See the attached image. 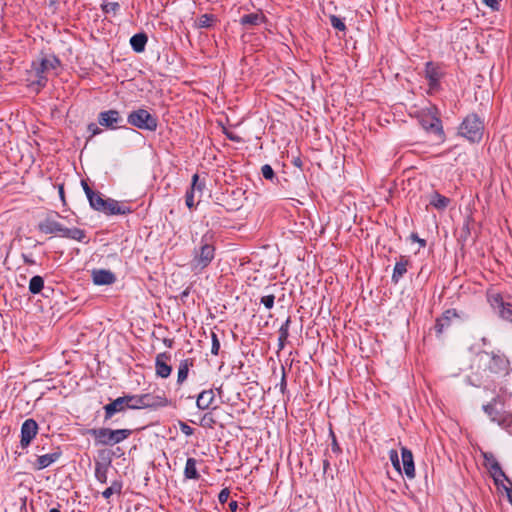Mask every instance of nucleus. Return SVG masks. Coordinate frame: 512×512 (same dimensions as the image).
Masks as SVG:
<instances>
[{
  "mask_svg": "<svg viewBox=\"0 0 512 512\" xmlns=\"http://www.w3.org/2000/svg\"><path fill=\"white\" fill-rule=\"evenodd\" d=\"M401 458H402V465H403V471L405 475L409 479H413L415 477V465L413 460V454L412 452L406 448H401Z\"/></svg>",
  "mask_w": 512,
  "mask_h": 512,
  "instance_id": "nucleus-21",
  "label": "nucleus"
},
{
  "mask_svg": "<svg viewBox=\"0 0 512 512\" xmlns=\"http://www.w3.org/2000/svg\"><path fill=\"white\" fill-rule=\"evenodd\" d=\"M180 430L183 434H185L186 436H191L193 435L194 433V429L192 427H190L188 424L186 423H181L180 424Z\"/></svg>",
  "mask_w": 512,
  "mask_h": 512,
  "instance_id": "nucleus-51",
  "label": "nucleus"
},
{
  "mask_svg": "<svg viewBox=\"0 0 512 512\" xmlns=\"http://www.w3.org/2000/svg\"><path fill=\"white\" fill-rule=\"evenodd\" d=\"M329 436L331 438V451H332V453H334L335 455L341 454L342 449H341V447L339 446V444L337 442L336 435H335L334 431L332 430V428H330Z\"/></svg>",
  "mask_w": 512,
  "mask_h": 512,
  "instance_id": "nucleus-43",
  "label": "nucleus"
},
{
  "mask_svg": "<svg viewBox=\"0 0 512 512\" xmlns=\"http://www.w3.org/2000/svg\"><path fill=\"white\" fill-rule=\"evenodd\" d=\"M275 296L273 294L262 296L260 303L263 304L267 309L274 307Z\"/></svg>",
  "mask_w": 512,
  "mask_h": 512,
  "instance_id": "nucleus-45",
  "label": "nucleus"
},
{
  "mask_svg": "<svg viewBox=\"0 0 512 512\" xmlns=\"http://www.w3.org/2000/svg\"><path fill=\"white\" fill-rule=\"evenodd\" d=\"M410 265V259L407 256L401 255L399 260L395 263L391 280L397 284L400 279L407 272V267Z\"/></svg>",
  "mask_w": 512,
  "mask_h": 512,
  "instance_id": "nucleus-22",
  "label": "nucleus"
},
{
  "mask_svg": "<svg viewBox=\"0 0 512 512\" xmlns=\"http://www.w3.org/2000/svg\"><path fill=\"white\" fill-rule=\"evenodd\" d=\"M215 400V394L212 389L203 390L197 397L196 406L200 410H207L210 408Z\"/></svg>",
  "mask_w": 512,
  "mask_h": 512,
  "instance_id": "nucleus-24",
  "label": "nucleus"
},
{
  "mask_svg": "<svg viewBox=\"0 0 512 512\" xmlns=\"http://www.w3.org/2000/svg\"><path fill=\"white\" fill-rule=\"evenodd\" d=\"M229 495H230V491L228 488H224L220 491L219 495H218V500L221 504H224L227 502L228 498H229Z\"/></svg>",
  "mask_w": 512,
  "mask_h": 512,
  "instance_id": "nucleus-49",
  "label": "nucleus"
},
{
  "mask_svg": "<svg viewBox=\"0 0 512 512\" xmlns=\"http://www.w3.org/2000/svg\"><path fill=\"white\" fill-rule=\"evenodd\" d=\"M411 240L414 242H418L421 247L426 246V241L424 239L419 238V236L416 233H412L410 236Z\"/></svg>",
  "mask_w": 512,
  "mask_h": 512,
  "instance_id": "nucleus-55",
  "label": "nucleus"
},
{
  "mask_svg": "<svg viewBox=\"0 0 512 512\" xmlns=\"http://www.w3.org/2000/svg\"><path fill=\"white\" fill-rule=\"evenodd\" d=\"M108 467L109 464L102 462H96L95 464V478L102 484L107 482Z\"/></svg>",
  "mask_w": 512,
  "mask_h": 512,
  "instance_id": "nucleus-31",
  "label": "nucleus"
},
{
  "mask_svg": "<svg viewBox=\"0 0 512 512\" xmlns=\"http://www.w3.org/2000/svg\"><path fill=\"white\" fill-rule=\"evenodd\" d=\"M88 434L95 439L96 445L113 446L127 439L131 434L130 429L92 428Z\"/></svg>",
  "mask_w": 512,
  "mask_h": 512,
  "instance_id": "nucleus-5",
  "label": "nucleus"
},
{
  "mask_svg": "<svg viewBox=\"0 0 512 512\" xmlns=\"http://www.w3.org/2000/svg\"><path fill=\"white\" fill-rule=\"evenodd\" d=\"M36 75V83L39 85V86H45L46 83H47V77H46V74L45 73H41V74H35Z\"/></svg>",
  "mask_w": 512,
  "mask_h": 512,
  "instance_id": "nucleus-54",
  "label": "nucleus"
},
{
  "mask_svg": "<svg viewBox=\"0 0 512 512\" xmlns=\"http://www.w3.org/2000/svg\"><path fill=\"white\" fill-rule=\"evenodd\" d=\"M62 456V451L59 447H57L53 452L40 455L37 457L35 463H34V469L36 470H42L53 464L54 462L58 461L59 458Z\"/></svg>",
  "mask_w": 512,
  "mask_h": 512,
  "instance_id": "nucleus-18",
  "label": "nucleus"
},
{
  "mask_svg": "<svg viewBox=\"0 0 512 512\" xmlns=\"http://www.w3.org/2000/svg\"><path fill=\"white\" fill-rule=\"evenodd\" d=\"M211 340H212L211 353L213 355H218L219 354V350H220V341H219L218 336H217L216 333L212 332Z\"/></svg>",
  "mask_w": 512,
  "mask_h": 512,
  "instance_id": "nucleus-46",
  "label": "nucleus"
},
{
  "mask_svg": "<svg viewBox=\"0 0 512 512\" xmlns=\"http://www.w3.org/2000/svg\"><path fill=\"white\" fill-rule=\"evenodd\" d=\"M129 407V404H127V400L125 395L116 398L115 400L111 401L110 403L106 404L104 409V421L107 422L108 420H111L113 416L117 413L125 412Z\"/></svg>",
  "mask_w": 512,
  "mask_h": 512,
  "instance_id": "nucleus-11",
  "label": "nucleus"
},
{
  "mask_svg": "<svg viewBox=\"0 0 512 512\" xmlns=\"http://www.w3.org/2000/svg\"><path fill=\"white\" fill-rule=\"evenodd\" d=\"M496 423L512 435V413H502Z\"/></svg>",
  "mask_w": 512,
  "mask_h": 512,
  "instance_id": "nucleus-34",
  "label": "nucleus"
},
{
  "mask_svg": "<svg viewBox=\"0 0 512 512\" xmlns=\"http://www.w3.org/2000/svg\"><path fill=\"white\" fill-rule=\"evenodd\" d=\"M144 409H157L169 405V400L165 395H154L152 393L143 394Z\"/></svg>",
  "mask_w": 512,
  "mask_h": 512,
  "instance_id": "nucleus-20",
  "label": "nucleus"
},
{
  "mask_svg": "<svg viewBox=\"0 0 512 512\" xmlns=\"http://www.w3.org/2000/svg\"><path fill=\"white\" fill-rule=\"evenodd\" d=\"M261 173L266 180L274 181V179H276L275 172L269 164H265L261 167Z\"/></svg>",
  "mask_w": 512,
  "mask_h": 512,
  "instance_id": "nucleus-41",
  "label": "nucleus"
},
{
  "mask_svg": "<svg viewBox=\"0 0 512 512\" xmlns=\"http://www.w3.org/2000/svg\"><path fill=\"white\" fill-rule=\"evenodd\" d=\"M224 134L231 141H234V142H240L241 141V138L238 135H236V134H234L232 132L224 131Z\"/></svg>",
  "mask_w": 512,
  "mask_h": 512,
  "instance_id": "nucleus-57",
  "label": "nucleus"
},
{
  "mask_svg": "<svg viewBox=\"0 0 512 512\" xmlns=\"http://www.w3.org/2000/svg\"><path fill=\"white\" fill-rule=\"evenodd\" d=\"M99 212L106 215H126L131 213L130 207L120 204L117 200L106 198L104 206Z\"/></svg>",
  "mask_w": 512,
  "mask_h": 512,
  "instance_id": "nucleus-13",
  "label": "nucleus"
},
{
  "mask_svg": "<svg viewBox=\"0 0 512 512\" xmlns=\"http://www.w3.org/2000/svg\"><path fill=\"white\" fill-rule=\"evenodd\" d=\"M482 2L490 7L493 11H498L499 10V2L497 0H482Z\"/></svg>",
  "mask_w": 512,
  "mask_h": 512,
  "instance_id": "nucleus-53",
  "label": "nucleus"
},
{
  "mask_svg": "<svg viewBox=\"0 0 512 512\" xmlns=\"http://www.w3.org/2000/svg\"><path fill=\"white\" fill-rule=\"evenodd\" d=\"M101 8L105 14L115 15L119 11L120 5L118 2H107L102 4Z\"/></svg>",
  "mask_w": 512,
  "mask_h": 512,
  "instance_id": "nucleus-37",
  "label": "nucleus"
},
{
  "mask_svg": "<svg viewBox=\"0 0 512 512\" xmlns=\"http://www.w3.org/2000/svg\"><path fill=\"white\" fill-rule=\"evenodd\" d=\"M390 460L393 464V466L398 470V471H401V468H400V461H399V458H398V454H397V451L395 450H392L390 452Z\"/></svg>",
  "mask_w": 512,
  "mask_h": 512,
  "instance_id": "nucleus-48",
  "label": "nucleus"
},
{
  "mask_svg": "<svg viewBox=\"0 0 512 512\" xmlns=\"http://www.w3.org/2000/svg\"><path fill=\"white\" fill-rule=\"evenodd\" d=\"M217 22V17L213 14H202L196 20L197 28H211Z\"/></svg>",
  "mask_w": 512,
  "mask_h": 512,
  "instance_id": "nucleus-29",
  "label": "nucleus"
},
{
  "mask_svg": "<svg viewBox=\"0 0 512 512\" xmlns=\"http://www.w3.org/2000/svg\"><path fill=\"white\" fill-rule=\"evenodd\" d=\"M215 233L212 230L202 235L199 243L194 247L191 266L195 271L207 268L215 258Z\"/></svg>",
  "mask_w": 512,
  "mask_h": 512,
  "instance_id": "nucleus-1",
  "label": "nucleus"
},
{
  "mask_svg": "<svg viewBox=\"0 0 512 512\" xmlns=\"http://www.w3.org/2000/svg\"><path fill=\"white\" fill-rule=\"evenodd\" d=\"M215 424L216 420L211 413H205L200 421V425L206 428H213Z\"/></svg>",
  "mask_w": 512,
  "mask_h": 512,
  "instance_id": "nucleus-44",
  "label": "nucleus"
},
{
  "mask_svg": "<svg viewBox=\"0 0 512 512\" xmlns=\"http://www.w3.org/2000/svg\"><path fill=\"white\" fill-rule=\"evenodd\" d=\"M127 123L130 125L142 129L154 132L158 127L157 117L150 114L146 109L140 108L132 111L127 117Z\"/></svg>",
  "mask_w": 512,
  "mask_h": 512,
  "instance_id": "nucleus-6",
  "label": "nucleus"
},
{
  "mask_svg": "<svg viewBox=\"0 0 512 512\" xmlns=\"http://www.w3.org/2000/svg\"><path fill=\"white\" fill-rule=\"evenodd\" d=\"M190 188L195 193L198 192L200 195L202 194V192H203V190L205 188V183L199 181V175L198 174H194L192 176V182H191Z\"/></svg>",
  "mask_w": 512,
  "mask_h": 512,
  "instance_id": "nucleus-39",
  "label": "nucleus"
},
{
  "mask_svg": "<svg viewBox=\"0 0 512 512\" xmlns=\"http://www.w3.org/2000/svg\"><path fill=\"white\" fill-rule=\"evenodd\" d=\"M286 385H287L286 384V376H285V372L283 371V375H282L281 382H280V389L282 392H284Z\"/></svg>",
  "mask_w": 512,
  "mask_h": 512,
  "instance_id": "nucleus-59",
  "label": "nucleus"
},
{
  "mask_svg": "<svg viewBox=\"0 0 512 512\" xmlns=\"http://www.w3.org/2000/svg\"><path fill=\"white\" fill-rule=\"evenodd\" d=\"M330 464H329V461L327 459L323 460V469H324V472L327 471V469L329 468Z\"/></svg>",
  "mask_w": 512,
  "mask_h": 512,
  "instance_id": "nucleus-63",
  "label": "nucleus"
},
{
  "mask_svg": "<svg viewBox=\"0 0 512 512\" xmlns=\"http://www.w3.org/2000/svg\"><path fill=\"white\" fill-rule=\"evenodd\" d=\"M444 72L440 65L427 62L425 65V77L428 80L429 92L437 91L440 87V80Z\"/></svg>",
  "mask_w": 512,
  "mask_h": 512,
  "instance_id": "nucleus-9",
  "label": "nucleus"
},
{
  "mask_svg": "<svg viewBox=\"0 0 512 512\" xmlns=\"http://www.w3.org/2000/svg\"><path fill=\"white\" fill-rule=\"evenodd\" d=\"M98 123L112 130L126 127L120 112L114 109L100 112L98 115Z\"/></svg>",
  "mask_w": 512,
  "mask_h": 512,
  "instance_id": "nucleus-8",
  "label": "nucleus"
},
{
  "mask_svg": "<svg viewBox=\"0 0 512 512\" xmlns=\"http://www.w3.org/2000/svg\"><path fill=\"white\" fill-rule=\"evenodd\" d=\"M44 289V279L42 276H33L29 281V292L33 295L41 293Z\"/></svg>",
  "mask_w": 512,
  "mask_h": 512,
  "instance_id": "nucleus-30",
  "label": "nucleus"
},
{
  "mask_svg": "<svg viewBox=\"0 0 512 512\" xmlns=\"http://www.w3.org/2000/svg\"><path fill=\"white\" fill-rule=\"evenodd\" d=\"M60 64L61 62L56 56L50 55L43 57L38 64L33 63V68L35 74H47L52 70H56L60 66Z\"/></svg>",
  "mask_w": 512,
  "mask_h": 512,
  "instance_id": "nucleus-14",
  "label": "nucleus"
},
{
  "mask_svg": "<svg viewBox=\"0 0 512 512\" xmlns=\"http://www.w3.org/2000/svg\"><path fill=\"white\" fill-rule=\"evenodd\" d=\"M460 318L456 309H448L443 312V314L437 318L435 323V331L438 335L442 334L443 331L450 327L452 321L454 319Z\"/></svg>",
  "mask_w": 512,
  "mask_h": 512,
  "instance_id": "nucleus-15",
  "label": "nucleus"
},
{
  "mask_svg": "<svg viewBox=\"0 0 512 512\" xmlns=\"http://www.w3.org/2000/svg\"><path fill=\"white\" fill-rule=\"evenodd\" d=\"M197 461L194 458H188L186 461L184 476L186 479L198 480L200 478V474L197 471Z\"/></svg>",
  "mask_w": 512,
  "mask_h": 512,
  "instance_id": "nucleus-27",
  "label": "nucleus"
},
{
  "mask_svg": "<svg viewBox=\"0 0 512 512\" xmlns=\"http://www.w3.org/2000/svg\"><path fill=\"white\" fill-rule=\"evenodd\" d=\"M420 123L426 131L434 133L440 140H444L442 121L439 118L436 107H431L423 111L420 117Z\"/></svg>",
  "mask_w": 512,
  "mask_h": 512,
  "instance_id": "nucleus-7",
  "label": "nucleus"
},
{
  "mask_svg": "<svg viewBox=\"0 0 512 512\" xmlns=\"http://www.w3.org/2000/svg\"><path fill=\"white\" fill-rule=\"evenodd\" d=\"M81 185H82V187H83V190H84V192H85V194H86L87 198H88L90 195H92V194H93V192H94V191L89 187V185L87 184V182H86L85 180H82V181H81Z\"/></svg>",
  "mask_w": 512,
  "mask_h": 512,
  "instance_id": "nucleus-56",
  "label": "nucleus"
},
{
  "mask_svg": "<svg viewBox=\"0 0 512 512\" xmlns=\"http://www.w3.org/2000/svg\"><path fill=\"white\" fill-rule=\"evenodd\" d=\"M488 300L494 310L497 312L503 308V306L506 304L504 302L503 297L499 293H493L488 296Z\"/></svg>",
  "mask_w": 512,
  "mask_h": 512,
  "instance_id": "nucleus-35",
  "label": "nucleus"
},
{
  "mask_svg": "<svg viewBox=\"0 0 512 512\" xmlns=\"http://www.w3.org/2000/svg\"><path fill=\"white\" fill-rule=\"evenodd\" d=\"M57 217H60L59 214H55V216L49 215L44 218L38 224V230L45 234H54L56 236L67 238L71 240H75L78 242L88 243L86 231L77 227L67 228L62 223L57 221Z\"/></svg>",
  "mask_w": 512,
  "mask_h": 512,
  "instance_id": "nucleus-2",
  "label": "nucleus"
},
{
  "mask_svg": "<svg viewBox=\"0 0 512 512\" xmlns=\"http://www.w3.org/2000/svg\"><path fill=\"white\" fill-rule=\"evenodd\" d=\"M23 259H24V262L26 264H29V265H34L35 264V261L33 259H31L30 257L26 256V255H23Z\"/></svg>",
  "mask_w": 512,
  "mask_h": 512,
  "instance_id": "nucleus-61",
  "label": "nucleus"
},
{
  "mask_svg": "<svg viewBox=\"0 0 512 512\" xmlns=\"http://www.w3.org/2000/svg\"><path fill=\"white\" fill-rule=\"evenodd\" d=\"M127 404H129L128 409H144V400L143 394L141 395H125Z\"/></svg>",
  "mask_w": 512,
  "mask_h": 512,
  "instance_id": "nucleus-32",
  "label": "nucleus"
},
{
  "mask_svg": "<svg viewBox=\"0 0 512 512\" xmlns=\"http://www.w3.org/2000/svg\"><path fill=\"white\" fill-rule=\"evenodd\" d=\"M229 509H230V511H231V512H236V511H237V509H238V503H237V501H234V500H233V501H231V502L229 503Z\"/></svg>",
  "mask_w": 512,
  "mask_h": 512,
  "instance_id": "nucleus-60",
  "label": "nucleus"
},
{
  "mask_svg": "<svg viewBox=\"0 0 512 512\" xmlns=\"http://www.w3.org/2000/svg\"><path fill=\"white\" fill-rule=\"evenodd\" d=\"M266 21H267V18L265 16V14L261 10H258L257 12L243 15L240 18L239 23L244 28L249 29V28L259 26V25L265 23Z\"/></svg>",
  "mask_w": 512,
  "mask_h": 512,
  "instance_id": "nucleus-17",
  "label": "nucleus"
},
{
  "mask_svg": "<svg viewBox=\"0 0 512 512\" xmlns=\"http://www.w3.org/2000/svg\"><path fill=\"white\" fill-rule=\"evenodd\" d=\"M92 280L95 285H111L115 283L116 276L106 269H95L92 271Z\"/></svg>",
  "mask_w": 512,
  "mask_h": 512,
  "instance_id": "nucleus-19",
  "label": "nucleus"
},
{
  "mask_svg": "<svg viewBox=\"0 0 512 512\" xmlns=\"http://www.w3.org/2000/svg\"><path fill=\"white\" fill-rule=\"evenodd\" d=\"M164 344H165L167 347L171 348V347H172V344H173V340H171V339H164Z\"/></svg>",
  "mask_w": 512,
  "mask_h": 512,
  "instance_id": "nucleus-64",
  "label": "nucleus"
},
{
  "mask_svg": "<svg viewBox=\"0 0 512 512\" xmlns=\"http://www.w3.org/2000/svg\"><path fill=\"white\" fill-rule=\"evenodd\" d=\"M329 19H330V24H331V26H332L334 29L339 30V31H342V32H345V31H346V29H347V28H346V25H345L344 21H343L341 18H339V17H338V16H336V15H331V16L329 17Z\"/></svg>",
  "mask_w": 512,
  "mask_h": 512,
  "instance_id": "nucleus-38",
  "label": "nucleus"
},
{
  "mask_svg": "<svg viewBox=\"0 0 512 512\" xmlns=\"http://www.w3.org/2000/svg\"><path fill=\"white\" fill-rule=\"evenodd\" d=\"M122 487H123L122 482L116 480V481L112 482V484L109 488L113 491V493L121 494Z\"/></svg>",
  "mask_w": 512,
  "mask_h": 512,
  "instance_id": "nucleus-50",
  "label": "nucleus"
},
{
  "mask_svg": "<svg viewBox=\"0 0 512 512\" xmlns=\"http://www.w3.org/2000/svg\"><path fill=\"white\" fill-rule=\"evenodd\" d=\"M38 424L32 419H26L21 426V439L20 446L23 449H26L32 442V440L36 437L38 433Z\"/></svg>",
  "mask_w": 512,
  "mask_h": 512,
  "instance_id": "nucleus-10",
  "label": "nucleus"
},
{
  "mask_svg": "<svg viewBox=\"0 0 512 512\" xmlns=\"http://www.w3.org/2000/svg\"><path fill=\"white\" fill-rule=\"evenodd\" d=\"M171 354L168 352L159 353L155 358V373L160 378H168L172 372V366L169 364Z\"/></svg>",
  "mask_w": 512,
  "mask_h": 512,
  "instance_id": "nucleus-12",
  "label": "nucleus"
},
{
  "mask_svg": "<svg viewBox=\"0 0 512 512\" xmlns=\"http://www.w3.org/2000/svg\"><path fill=\"white\" fill-rule=\"evenodd\" d=\"M291 318L288 317L278 330V349L283 350L289 337Z\"/></svg>",
  "mask_w": 512,
  "mask_h": 512,
  "instance_id": "nucleus-26",
  "label": "nucleus"
},
{
  "mask_svg": "<svg viewBox=\"0 0 512 512\" xmlns=\"http://www.w3.org/2000/svg\"><path fill=\"white\" fill-rule=\"evenodd\" d=\"M194 198H195V192L191 188H189L185 194V203L189 209L195 208L196 205L199 203V201L197 203H195Z\"/></svg>",
  "mask_w": 512,
  "mask_h": 512,
  "instance_id": "nucleus-42",
  "label": "nucleus"
},
{
  "mask_svg": "<svg viewBox=\"0 0 512 512\" xmlns=\"http://www.w3.org/2000/svg\"><path fill=\"white\" fill-rule=\"evenodd\" d=\"M496 406L494 404H492L491 402H489L488 404L486 405H483V410L484 412L489 416V418L491 419V421L493 422H497L499 417L501 416L502 413H500L499 411L496 410L495 408Z\"/></svg>",
  "mask_w": 512,
  "mask_h": 512,
  "instance_id": "nucleus-36",
  "label": "nucleus"
},
{
  "mask_svg": "<svg viewBox=\"0 0 512 512\" xmlns=\"http://www.w3.org/2000/svg\"><path fill=\"white\" fill-rule=\"evenodd\" d=\"M485 125L484 121L476 113L468 114L458 127V134L471 143H479L482 140Z\"/></svg>",
  "mask_w": 512,
  "mask_h": 512,
  "instance_id": "nucleus-4",
  "label": "nucleus"
},
{
  "mask_svg": "<svg viewBox=\"0 0 512 512\" xmlns=\"http://www.w3.org/2000/svg\"><path fill=\"white\" fill-rule=\"evenodd\" d=\"M113 491L108 487L106 488L103 492H102V496L105 498V499H109L112 495H113Z\"/></svg>",
  "mask_w": 512,
  "mask_h": 512,
  "instance_id": "nucleus-58",
  "label": "nucleus"
},
{
  "mask_svg": "<svg viewBox=\"0 0 512 512\" xmlns=\"http://www.w3.org/2000/svg\"><path fill=\"white\" fill-rule=\"evenodd\" d=\"M479 362L484 367L486 381L494 376H506L511 370L508 358L500 351L480 353Z\"/></svg>",
  "mask_w": 512,
  "mask_h": 512,
  "instance_id": "nucleus-3",
  "label": "nucleus"
},
{
  "mask_svg": "<svg viewBox=\"0 0 512 512\" xmlns=\"http://www.w3.org/2000/svg\"><path fill=\"white\" fill-rule=\"evenodd\" d=\"M88 200L91 208L99 212L104 206L106 199H104L100 193L94 191L93 194L88 197Z\"/></svg>",
  "mask_w": 512,
  "mask_h": 512,
  "instance_id": "nucleus-33",
  "label": "nucleus"
},
{
  "mask_svg": "<svg viewBox=\"0 0 512 512\" xmlns=\"http://www.w3.org/2000/svg\"><path fill=\"white\" fill-rule=\"evenodd\" d=\"M498 314L504 320L512 322V304L506 303L503 308L498 311Z\"/></svg>",
  "mask_w": 512,
  "mask_h": 512,
  "instance_id": "nucleus-40",
  "label": "nucleus"
},
{
  "mask_svg": "<svg viewBox=\"0 0 512 512\" xmlns=\"http://www.w3.org/2000/svg\"><path fill=\"white\" fill-rule=\"evenodd\" d=\"M88 131L91 133V137L98 135L102 132V130L95 123H90L87 127Z\"/></svg>",
  "mask_w": 512,
  "mask_h": 512,
  "instance_id": "nucleus-52",
  "label": "nucleus"
},
{
  "mask_svg": "<svg viewBox=\"0 0 512 512\" xmlns=\"http://www.w3.org/2000/svg\"><path fill=\"white\" fill-rule=\"evenodd\" d=\"M450 202L451 201L449 198L441 195L438 192H434L431 195L430 205H432L437 210H445L449 206Z\"/></svg>",
  "mask_w": 512,
  "mask_h": 512,
  "instance_id": "nucleus-28",
  "label": "nucleus"
},
{
  "mask_svg": "<svg viewBox=\"0 0 512 512\" xmlns=\"http://www.w3.org/2000/svg\"><path fill=\"white\" fill-rule=\"evenodd\" d=\"M492 404L495 406L502 405L504 406L506 403V394L504 391H501L500 394L496 395L491 401Z\"/></svg>",
  "mask_w": 512,
  "mask_h": 512,
  "instance_id": "nucleus-47",
  "label": "nucleus"
},
{
  "mask_svg": "<svg viewBox=\"0 0 512 512\" xmlns=\"http://www.w3.org/2000/svg\"><path fill=\"white\" fill-rule=\"evenodd\" d=\"M483 456L485 460V465L488 467V470L496 483L499 481L500 478L507 479L499 462L492 453H484Z\"/></svg>",
  "mask_w": 512,
  "mask_h": 512,
  "instance_id": "nucleus-16",
  "label": "nucleus"
},
{
  "mask_svg": "<svg viewBox=\"0 0 512 512\" xmlns=\"http://www.w3.org/2000/svg\"><path fill=\"white\" fill-rule=\"evenodd\" d=\"M194 366L193 358H186L180 361L177 373V384L182 385L188 378L189 370Z\"/></svg>",
  "mask_w": 512,
  "mask_h": 512,
  "instance_id": "nucleus-23",
  "label": "nucleus"
},
{
  "mask_svg": "<svg viewBox=\"0 0 512 512\" xmlns=\"http://www.w3.org/2000/svg\"><path fill=\"white\" fill-rule=\"evenodd\" d=\"M59 195H60V198L62 199V201L64 202L65 201L64 188L62 185L59 186Z\"/></svg>",
  "mask_w": 512,
  "mask_h": 512,
  "instance_id": "nucleus-62",
  "label": "nucleus"
},
{
  "mask_svg": "<svg viewBox=\"0 0 512 512\" xmlns=\"http://www.w3.org/2000/svg\"><path fill=\"white\" fill-rule=\"evenodd\" d=\"M148 37L144 32L137 33L130 38V45L136 53H142L145 50Z\"/></svg>",
  "mask_w": 512,
  "mask_h": 512,
  "instance_id": "nucleus-25",
  "label": "nucleus"
}]
</instances>
